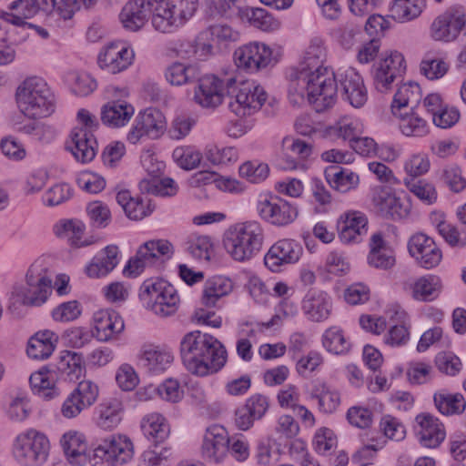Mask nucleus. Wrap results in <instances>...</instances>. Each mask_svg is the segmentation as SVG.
Instances as JSON below:
<instances>
[{
    "label": "nucleus",
    "mask_w": 466,
    "mask_h": 466,
    "mask_svg": "<svg viewBox=\"0 0 466 466\" xmlns=\"http://www.w3.org/2000/svg\"><path fill=\"white\" fill-rule=\"evenodd\" d=\"M436 228L440 235L451 247L463 248L466 246V230L459 231L456 227L442 219L441 215H436Z\"/></svg>",
    "instance_id": "nucleus-58"
},
{
    "label": "nucleus",
    "mask_w": 466,
    "mask_h": 466,
    "mask_svg": "<svg viewBox=\"0 0 466 466\" xmlns=\"http://www.w3.org/2000/svg\"><path fill=\"white\" fill-rule=\"evenodd\" d=\"M13 12L0 10V18L16 26H25V19L34 17L38 11L33 0H15L9 6Z\"/></svg>",
    "instance_id": "nucleus-40"
},
{
    "label": "nucleus",
    "mask_w": 466,
    "mask_h": 466,
    "mask_svg": "<svg viewBox=\"0 0 466 466\" xmlns=\"http://www.w3.org/2000/svg\"><path fill=\"white\" fill-rule=\"evenodd\" d=\"M166 128L164 115L156 108H147L136 117L135 124L127 134V140L137 144L143 137L157 138Z\"/></svg>",
    "instance_id": "nucleus-18"
},
{
    "label": "nucleus",
    "mask_w": 466,
    "mask_h": 466,
    "mask_svg": "<svg viewBox=\"0 0 466 466\" xmlns=\"http://www.w3.org/2000/svg\"><path fill=\"white\" fill-rule=\"evenodd\" d=\"M230 437L221 425L213 424L207 428L201 446V455L211 463H220L229 451Z\"/></svg>",
    "instance_id": "nucleus-16"
},
{
    "label": "nucleus",
    "mask_w": 466,
    "mask_h": 466,
    "mask_svg": "<svg viewBox=\"0 0 466 466\" xmlns=\"http://www.w3.org/2000/svg\"><path fill=\"white\" fill-rule=\"evenodd\" d=\"M57 339V335L51 330L35 333L28 341V357L34 360L47 359L53 353Z\"/></svg>",
    "instance_id": "nucleus-38"
},
{
    "label": "nucleus",
    "mask_w": 466,
    "mask_h": 466,
    "mask_svg": "<svg viewBox=\"0 0 466 466\" xmlns=\"http://www.w3.org/2000/svg\"><path fill=\"white\" fill-rule=\"evenodd\" d=\"M187 250L198 259L209 260L212 243L208 236L191 237L187 242Z\"/></svg>",
    "instance_id": "nucleus-62"
},
{
    "label": "nucleus",
    "mask_w": 466,
    "mask_h": 466,
    "mask_svg": "<svg viewBox=\"0 0 466 466\" xmlns=\"http://www.w3.org/2000/svg\"><path fill=\"white\" fill-rule=\"evenodd\" d=\"M313 397L318 399L319 408L324 413L334 412L340 404L339 392L325 383L315 387Z\"/></svg>",
    "instance_id": "nucleus-54"
},
{
    "label": "nucleus",
    "mask_w": 466,
    "mask_h": 466,
    "mask_svg": "<svg viewBox=\"0 0 466 466\" xmlns=\"http://www.w3.org/2000/svg\"><path fill=\"white\" fill-rule=\"evenodd\" d=\"M309 102L317 112L331 107L337 100L338 84L331 68L309 72Z\"/></svg>",
    "instance_id": "nucleus-9"
},
{
    "label": "nucleus",
    "mask_w": 466,
    "mask_h": 466,
    "mask_svg": "<svg viewBox=\"0 0 466 466\" xmlns=\"http://www.w3.org/2000/svg\"><path fill=\"white\" fill-rule=\"evenodd\" d=\"M239 15L254 27L266 32L277 30L280 25L279 20L264 8L247 6L239 10Z\"/></svg>",
    "instance_id": "nucleus-46"
},
{
    "label": "nucleus",
    "mask_w": 466,
    "mask_h": 466,
    "mask_svg": "<svg viewBox=\"0 0 466 466\" xmlns=\"http://www.w3.org/2000/svg\"><path fill=\"white\" fill-rule=\"evenodd\" d=\"M267 164L248 161L239 167V175L251 183H260L268 176Z\"/></svg>",
    "instance_id": "nucleus-63"
},
{
    "label": "nucleus",
    "mask_w": 466,
    "mask_h": 466,
    "mask_svg": "<svg viewBox=\"0 0 466 466\" xmlns=\"http://www.w3.org/2000/svg\"><path fill=\"white\" fill-rule=\"evenodd\" d=\"M170 351L157 346H145L138 357V365L150 374L165 371L173 361Z\"/></svg>",
    "instance_id": "nucleus-31"
},
{
    "label": "nucleus",
    "mask_w": 466,
    "mask_h": 466,
    "mask_svg": "<svg viewBox=\"0 0 466 466\" xmlns=\"http://www.w3.org/2000/svg\"><path fill=\"white\" fill-rule=\"evenodd\" d=\"M400 130L406 136L410 137H422L429 134L430 126L426 119L419 115L414 109L404 114L399 112Z\"/></svg>",
    "instance_id": "nucleus-43"
},
{
    "label": "nucleus",
    "mask_w": 466,
    "mask_h": 466,
    "mask_svg": "<svg viewBox=\"0 0 466 466\" xmlns=\"http://www.w3.org/2000/svg\"><path fill=\"white\" fill-rule=\"evenodd\" d=\"M123 406L117 399H110L99 405L97 424L104 430H113L121 421Z\"/></svg>",
    "instance_id": "nucleus-51"
},
{
    "label": "nucleus",
    "mask_w": 466,
    "mask_h": 466,
    "mask_svg": "<svg viewBox=\"0 0 466 466\" xmlns=\"http://www.w3.org/2000/svg\"><path fill=\"white\" fill-rule=\"evenodd\" d=\"M368 219L359 211L346 212L337 222L339 238L344 244L359 243L367 234Z\"/></svg>",
    "instance_id": "nucleus-27"
},
{
    "label": "nucleus",
    "mask_w": 466,
    "mask_h": 466,
    "mask_svg": "<svg viewBox=\"0 0 466 466\" xmlns=\"http://www.w3.org/2000/svg\"><path fill=\"white\" fill-rule=\"evenodd\" d=\"M205 34H208L212 42L218 46L227 47L231 43L239 40L240 33L227 24H216L210 25Z\"/></svg>",
    "instance_id": "nucleus-56"
},
{
    "label": "nucleus",
    "mask_w": 466,
    "mask_h": 466,
    "mask_svg": "<svg viewBox=\"0 0 466 466\" xmlns=\"http://www.w3.org/2000/svg\"><path fill=\"white\" fill-rule=\"evenodd\" d=\"M404 184L411 193L426 204H432L437 198V193L433 185L424 180L404 178Z\"/></svg>",
    "instance_id": "nucleus-60"
},
{
    "label": "nucleus",
    "mask_w": 466,
    "mask_h": 466,
    "mask_svg": "<svg viewBox=\"0 0 466 466\" xmlns=\"http://www.w3.org/2000/svg\"><path fill=\"white\" fill-rule=\"evenodd\" d=\"M339 77L345 99L356 108L364 106L368 91L361 76L354 68L349 67L340 72Z\"/></svg>",
    "instance_id": "nucleus-30"
},
{
    "label": "nucleus",
    "mask_w": 466,
    "mask_h": 466,
    "mask_svg": "<svg viewBox=\"0 0 466 466\" xmlns=\"http://www.w3.org/2000/svg\"><path fill=\"white\" fill-rule=\"evenodd\" d=\"M322 344L329 352L337 355L348 353L351 347L343 330L336 326L325 330L322 335Z\"/></svg>",
    "instance_id": "nucleus-52"
},
{
    "label": "nucleus",
    "mask_w": 466,
    "mask_h": 466,
    "mask_svg": "<svg viewBox=\"0 0 466 466\" xmlns=\"http://www.w3.org/2000/svg\"><path fill=\"white\" fill-rule=\"evenodd\" d=\"M226 92L229 99L228 108L239 117L253 115L268 97L264 87L257 82L247 80L238 86L234 77L226 79Z\"/></svg>",
    "instance_id": "nucleus-5"
},
{
    "label": "nucleus",
    "mask_w": 466,
    "mask_h": 466,
    "mask_svg": "<svg viewBox=\"0 0 466 466\" xmlns=\"http://www.w3.org/2000/svg\"><path fill=\"white\" fill-rule=\"evenodd\" d=\"M118 248L114 245L106 247L93 258L86 266V272L90 278H101L111 272L118 264Z\"/></svg>",
    "instance_id": "nucleus-35"
},
{
    "label": "nucleus",
    "mask_w": 466,
    "mask_h": 466,
    "mask_svg": "<svg viewBox=\"0 0 466 466\" xmlns=\"http://www.w3.org/2000/svg\"><path fill=\"white\" fill-rule=\"evenodd\" d=\"M172 253L173 246L168 240H149L138 248L134 258L129 259L124 268V274L137 277L147 266L154 264L160 256L170 257Z\"/></svg>",
    "instance_id": "nucleus-12"
},
{
    "label": "nucleus",
    "mask_w": 466,
    "mask_h": 466,
    "mask_svg": "<svg viewBox=\"0 0 466 466\" xmlns=\"http://www.w3.org/2000/svg\"><path fill=\"white\" fill-rule=\"evenodd\" d=\"M29 383L33 393L45 400H53L60 395V390L56 383V374L46 368L32 373Z\"/></svg>",
    "instance_id": "nucleus-34"
},
{
    "label": "nucleus",
    "mask_w": 466,
    "mask_h": 466,
    "mask_svg": "<svg viewBox=\"0 0 466 466\" xmlns=\"http://www.w3.org/2000/svg\"><path fill=\"white\" fill-rule=\"evenodd\" d=\"M198 69L192 65L174 62L165 70L166 80L172 86H183L198 79Z\"/></svg>",
    "instance_id": "nucleus-49"
},
{
    "label": "nucleus",
    "mask_w": 466,
    "mask_h": 466,
    "mask_svg": "<svg viewBox=\"0 0 466 466\" xmlns=\"http://www.w3.org/2000/svg\"><path fill=\"white\" fill-rule=\"evenodd\" d=\"M312 154V145L305 140L286 137L282 140L279 166L294 170L304 167V161Z\"/></svg>",
    "instance_id": "nucleus-25"
},
{
    "label": "nucleus",
    "mask_w": 466,
    "mask_h": 466,
    "mask_svg": "<svg viewBox=\"0 0 466 466\" xmlns=\"http://www.w3.org/2000/svg\"><path fill=\"white\" fill-rule=\"evenodd\" d=\"M331 299L324 291L312 290L302 300V310L312 321L320 322L327 319L331 313Z\"/></svg>",
    "instance_id": "nucleus-32"
},
{
    "label": "nucleus",
    "mask_w": 466,
    "mask_h": 466,
    "mask_svg": "<svg viewBox=\"0 0 466 466\" xmlns=\"http://www.w3.org/2000/svg\"><path fill=\"white\" fill-rule=\"evenodd\" d=\"M15 96L21 112L30 118L46 117L54 112V96L41 77L25 79L18 86Z\"/></svg>",
    "instance_id": "nucleus-2"
},
{
    "label": "nucleus",
    "mask_w": 466,
    "mask_h": 466,
    "mask_svg": "<svg viewBox=\"0 0 466 466\" xmlns=\"http://www.w3.org/2000/svg\"><path fill=\"white\" fill-rule=\"evenodd\" d=\"M358 123L350 116H342L333 125L327 127V134L333 138L349 140L350 144L357 136Z\"/></svg>",
    "instance_id": "nucleus-57"
},
{
    "label": "nucleus",
    "mask_w": 466,
    "mask_h": 466,
    "mask_svg": "<svg viewBox=\"0 0 466 466\" xmlns=\"http://www.w3.org/2000/svg\"><path fill=\"white\" fill-rule=\"evenodd\" d=\"M421 96L420 87L417 83L410 82L400 86L391 104L393 115L397 116L404 107L410 106V110L414 109L420 103Z\"/></svg>",
    "instance_id": "nucleus-44"
},
{
    "label": "nucleus",
    "mask_w": 466,
    "mask_h": 466,
    "mask_svg": "<svg viewBox=\"0 0 466 466\" xmlns=\"http://www.w3.org/2000/svg\"><path fill=\"white\" fill-rule=\"evenodd\" d=\"M408 248L420 266L427 269L438 266L442 258L441 250L433 238L423 233L413 235L408 242Z\"/></svg>",
    "instance_id": "nucleus-20"
},
{
    "label": "nucleus",
    "mask_w": 466,
    "mask_h": 466,
    "mask_svg": "<svg viewBox=\"0 0 466 466\" xmlns=\"http://www.w3.org/2000/svg\"><path fill=\"white\" fill-rule=\"evenodd\" d=\"M87 215L96 228H106L111 221V213L106 205L100 201L89 203L86 207Z\"/></svg>",
    "instance_id": "nucleus-64"
},
{
    "label": "nucleus",
    "mask_w": 466,
    "mask_h": 466,
    "mask_svg": "<svg viewBox=\"0 0 466 466\" xmlns=\"http://www.w3.org/2000/svg\"><path fill=\"white\" fill-rule=\"evenodd\" d=\"M372 203L376 211L386 219L401 220L410 213L411 204L408 198H401L387 187L375 189Z\"/></svg>",
    "instance_id": "nucleus-14"
},
{
    "label": "nucleus",
    "mask_w": 466,
    "mask_h": 466,
    "mask_svg": "<svg viewBox=\"0 0 466 466\" xmlns=\"http://www.w3.org/2000/svg\"><path fill=\"white\" fill-rule=\"evenodd\" d=\"M76 161L88 163L92 161L97 151V142L90 130L83 127H74L66 143Z\"/></svg>",
    "instance_id": "nucleus-22"
},
{
    "label": "nucleus",
    "mask_w": 466,
    "mask_h": 466,
    "mask_svg": "<svg viewBox=\"0 0 466 466\" xmlns=\"http://www.w3.org/2000/svg\"><path fill=\"white\" fill-rule=\"evenodd\" d=\"M82 356L75 351H62L56 367L58 371L70 380L78 379L82 374Z\"/></svg>",
    "instance_id": "nucleus-55"
},
{
    "label": "nucleus",
    "mask_w": 466,
    "mask_h": 466,
    "mask_svg": "<svg viewBox=\"0 0 466 466\" xmlns=\"http://www.w3.org/2000/svg\"><path fill=\"white\" fill-rule=\"evenodd\" d=\"M411 297L419 301L433 300L441 289V280L438 276L427 275L406 284Z\"/></svg>",
    "instance_id": "nucleus-37"
},
{
    "label": "nucleus",
    "mask_w": 466,
    "mask_h": 466,
    "mask_svg": "<svg viewBox=\"0 0 466 466\" xmlns=\"http://www.w3.org/2000/svg\"><path fill=\"white\" fill-rule=\"evenodd\" d=\"M434 403L438 410L444 415L461 414L466 408V400L461 393H436Z\"/></svg>",
    "instance_id": "nucleus-53"
},
{
    "label": "nucleus",
    "mask_w": 466,
    "mask_h": 466,
    "mask_svg": "<svg viewBox=\"0 0 466 466\" xmlns=\"http://www.w3.org/2000/svg\"><path fill=\"white\" fill-rule=\"evenodd\" d=\"M85 224L78 219H63L54 226V233L60 238H66L73 247H83L87 243L83 240Z\"/></svg>",
    "instance_id": "nucleus-42"
},
{
    "label": "nucleus",
    "mask_w": 466,
    "mask_h": 466,
    "mask_svg": "<svg viewBox=\"0 0 466 466\" xmlns=\"http://www.w3.org/2000/svg\"><path fill=\"white\" fill-rule=\"evenodd\" d=\"M327 53L323 41L319 38H314L307 47L299 68L305 71H314L320 68H329L324 66Z\"/></svg>",
    "instance_id": "nucleus-48"
},
{
    "label": "nucleus",
    "mask_w": 466,
    "mask_h": 466,
    "mask_svg": "<svg viewBox=\"0 0 466 466\" xmlns=\"http://www.w3.org/2000/svg\"><path fill=\"white\" fill-rule=\"evenodd\" d=\"M466 31V15L460 7H451L435 18L431 26V36L438 41L454 40Z\"/></svg>",
    "instance_id": "nucleus-17"
},
{
    "label": "nucleus",
    "mask_w": 466,
    "mask_h": 466,
    "mask_svg": "<svg viewBox=\"0 0 466 466\" xmlns=\"http://www.w3.org/2000/svg\"><path fill=\"white\" fill-rule=\"evenodd\" d=\"M174 161L183 169L196 168L202 158L201 153L193 147H177L172 153Z\"/></svg>",
    "instance_id": "nucleus-59"
},
{
    "label": "nucleus",
    "mask_w": 466,
    "mask_h": 466,
    "mask_svg": "<svg viewBox=\"0 0 466 466\" xmlns=\"http://www.w3.org/2000/svg\"><path fill=\"white\" fill-rule=\"evenodd\" d=\"M309 72L305 69L297 68L289 74L288 95L290 103L300 105L307 97L309 100Z\"/></svg>",
    "instance_id": "nucleus-47"
},
{
    "label": "nucleus",
    "mask_w": 466,
    "mask_h": 466,
    "mask_svg": "<svg viewBox=\"0 0 466 466\" xmlns=\"http://www.w3.org/2000/svg\"><path fill=\"white\" fill-rule=\"evenodd\" d=\"M426 7V0H395L390 7L391 17L405 23L417 18Z\"/></svg>",
    "instance_id": "nucleus-50"
},
{
    "label": "nucleus",
    "mask_w": 466,
    "mask_h": 466,
    "mask_svg": "<svg viewBox=\"0 0 466 466\" xmlns=\"http://www.w3.org/2000/svg\"><path fill=\"white\" fill-rule=\"evenodd\" d=\"M141 430L145 437L156 444L164 441L170 432L167 420L159 413L146 415L141 420Z\"/></svg>",
    "instance_id": "nucleus-41"
},
{
    "label": "nucleus",
    "mask_w": 466,
    "mask_h": 466,
    "mask_svg": "<svg viewBox=\"0 0 466 466\" xmlns=\"http://www.w3.org/2000/svg\"><path fill=\"white\" fill-rule=\"evenodd\" d=\"M93 322L94 337L102 342L116 339L125 329L122 317L111 309H100L95 312Z\"/></svg>",
    "instance_id": "nucleus-24"
},
{
    "label": "nucleus",
    "mask_w": 466,
    "mask_h": 466,
    "mask_svg": "<svg viewBox=\"0 0 466 466\" xmlns=\"http://www.w3.org/2000/svg\"><path fill=\"white\" fill-rule=\"evenodd\" d=\"M198 87L195 90L194 99L203 107H216L222 103L226 79L221 80L216 76L208 75L198 76Z\"/></svg>",
    "instance_id": "nucleus-28"
},
{
    "label": "nucleus",
    "mask_w": 466,
    "mask_h": 466,
    "mask_svg": "<svg viewBox=\"0 0 466 466\" xmlns=\"http://www.w3.org/2000/svg\"><path fill=\"white\" fill-rule=\"evenodd\" d=\"M263 240L264 231L260 223L247 221L231 228L223 243L227 252L235 260L246 261L260 251Z\"/></svg>",
    "instance_id": "nucleus-3"
},
{
    "label": "nucleus",
    "mask_w": 466,
    "mask_h": 466,
    "mask_svg": "<svg viewBox=\"0 0 466 466\" xmlns=\"http://www.w3.org/2000/svg\"><path fill=\"white\" fill-rule=\"evenodd\" d=\"M302 247L293 239L277 241L264 257L266 267L272 272H279L281 267L297 262L301 254Z\"/></svg>",
    "instance_id": "nucleus-21"
},
{
    "label": "nucleus",
    "mask_w": 466,
    "mask_h": 466,
    "mask_svg": "<svg viewBox=\"0 0 466 466\" xmlns=\"http://www.w3.org/2000/svg\"><path fill=\"white\" fill-rule=\"evenodd\" d=\"M282 54L281 46L254 41L238 46L233 53V60L238 70L255 74L274 66Z\"/></svg>",
    "instance_id": "nucleus-6"
},
{
    "label": "nucleus",
    "mask_w": 466,
    "mask_h": 466,
    "mask_svg": "<svg viewBox=\"0 0 466 466\" xmlns=\"http://www.w3.org/2000/svg\"><path fill=\"white\" fill-rule=\"evenodd\" d=\"M135 113L134 106L125 100H113L105 104L101 108V121L109 127L126 126Z\"/></svg>",
    "instance_id": "nucleus-33"
},
{
    "label": "nucleus",
    "mask_w": 466,
    "mask_h": 466,
    "mask_svg": "<svg viewBox=\"0 0 466 466\" xmlns=\"http://www.w3.org/2000/svg\"><path fill=\"white\" fill-rule=\"evenodd\" d=\"M206 158L214 165L227 164L236 161L238 153L232 147H219L217 145H208L205 149Z\"/></svg>",
    "instance_id": "nucleus-61"
},
{
    "label": "nucleus",
    "mask_w": 466,
    "mask_h": 466,
    "mask_svg": "<svg viewBox=\"0 0 466 466\" xmlns=\"http://www.w3.org/2000/svg\"><path fill=\"white\" fill-rule=\"evenodd\" d=\"M134 454L133 443L126 436H110L94 449L92 466H116L127 462Z\"/></svg>",
    "instance_id": "nucleus-10"
},
{
    "label": "nucleus",
    "mask_w": 466,
    "mask_h": 466,
    "mask_svg": "<svg viewBox=\"0 0 466 466\" xmlns=\"http://www.w3.org/2000/svg\"><path fill=\"white\" fill-rule=\"evenodd\" d=\"M148 177L139 182V189L142 193L152 194L159 197H172L177 192V185L170 177L160 178L154 175L155 170L147 167Z\"/></svg>",
    "instance_id": "nucleus-39"
},
{
    "label": "nucleus",
    "mask_w": 466,
    "mask_h": 466,
    "mask_svg": "<svg viewBox=\"0 0 466 466\" xmlns=\"http://www.w3.org/2000/svg\"><path fill=\"white\" fill-rule=\"evenodd\" d=\"M154 4V0H129L119 14L123 27L131 32L141 29L153 15Z\"/></svg>",
    "instance_id": "nucleus-26"
},
{
    "label": "nucleus",
    "mask_w": 466,
    "mask_h": 466,
    "mask_svg": "<svg viewBox=\"0 0 466 466\" xmlns=\"http://www.w3.org/2000/svg\"><path fill=\"white\" fill-rule=\"evenodd\" d=\"M257 211L262 219L278 227L289 225L298 217L297 207L277 196L260 199Z\"/></svg>",
    "instance_id": "nucleus-13"
},
{
    "label": "nucleus",
    "mask_w": 466,
    "mask_h": 466,
    "mask_svg": "<svg viewBox=\"0 0 466 466\" xmlns=\"http://www.w3.org/2000/svg\"><path fill=\"white\" fill-rule=\"evenodd\" d=\"M151 24L156 31L172 34L193 17L198 0H154Z\"/></svg>",
    "instance_id": "nucleus-4"
},
{
    "label": "nucleus",
    "mask_w": 466,
    "mask_h": 466,
    "mask_svg": "<svg viewBox=\"0 0 466 466\" xmlns=\"http://www.w3.org/2000/svg\"><path fill=\"white\" fill-rule=\"evenodd\" d=\"M180 355L186 369L200 377L218 372L227 362V350L223 344L214 336L199 330L183 337Z\"/></svg>",
    "instance_id": "nucleus-1"
},
{
    "label": "nucleus",
    "mask_w": 466,
    "mask_h": 466,
    "mask_svg": "<svg viewBox=\"0 0 466 466\" xmlns=\"http://www.w3.org/2000/svg\"><path fill=\"white\" fill-rule=\"evenodd\" d=\"M405 59L402 54L392 51L373 66V81L377 90L383 92L398 76L405 71Z\"/></svg>",
    "instance_id": "nucleus-19"
},
{
    "label": "nucleus",
    "mask_w": 466,
    "mask_h": 466,
    "mask_svg": "<svg viewBox=\"0 0 466 466\" xmlns=\"http://www.w3.org/2000/svg\"><path fill=\"white\" fill-rule=\"evenodd\" d=\"M141 298L156 315L167 317L177 312L179 296L173 285L163 279H147L141 286Z\"/></svg>",
    "instance_id": "nucleus-7"
},
{
    "label": "nucleus",
    "mask_w": 466,
    "mask_h": 466,
    "mask_svg": "<svg viewBox=\"0 0 466 466\" xmlns=\"http://www.w3.org/2000/svg\"><path fill=\"white\" fill-rule=\"evenodd\" d=\"M415 421L419 428L416 434L421 446L434 449L444 441L446 432L439 419L430 413H420L416 416Z\"/></svg>",
    "instance_id": "nucleus-29"
},
{
    "label": "nucleus",
    "mask_w": 466,
    "mask_h": 466,
    "mask_svg": "<svg viewBox=\"0 0 466 466\" xmlns=\"http://www.w3.org/2000/svg\"><path fill=\"white\" fill-rule=\"evenodd\" d=\"M49 450L47 437L35 430H29L15 438L13 456L21 465L39 466L47 460Z\"/></svg>",
    "instance_id": "nucleus-8"
},
{
    "label": "nucleus",
    "mask_w": 466,
    "mask_h": 466,
    "mask_svg": "<svg viewBox=\"0 0 466 466\" xmlns=\"http://www.w3.org/2000/svg\"><path fill=\"white\" fill-rule=\"evenodd\" d=\"M134 52L129 47L112 43L102 50L97 57L98 66L111 74L126 70L133 62Z\"/></svg>",
    "instance_id": "nucleus-23"
},
{
    "label": "nucleus",
    "mask_w": 466,
    "mask_h": 466,
    "mask_svg": "<svg viewBox=\"0 0 466 466\" xmlns=\"http://www.w3.org/2000/svg\"><path fill=\"white\" fill-rule=\"evenodd\" d=\"M26 284L22 303L34 307L44 304L52 290V279L47 269L36 263L33 264L26 273Z\"/></svg>",
    "instance_id": "nucleus-11"
},
{
    "label": "nucleus",
    "mask_w": 466,
    "mask_h": 466,
    "mask_svg": "<svg viewBox=\"0 0 466 466\" xmlns=\"http://www.w3.org/2000/svg\"><path fill=\"white\" fill-rule=\"evenodd\" d=\"M324 176L329 187L340 193L355 189L360 183L357 173L338 166L328 167L324 171Z\"/></svg>",
    "instance_id": "nucleus-36"
},
{
    "label": "nucleus",
    "mask_w": 466,
    "mask_h": 466,
    "mask_svg": "<svg viewBox=\"0 0 466 466\" xmlns=\"http://www.w3.org/2000/svg\"><path fill=\"white\" fill-rule=\"evenodd\" d=\"M98 387L90 380H82L66 398L61 406V414L66 419L77 417L97 400Z\"/></svg>",
    "instance_id": "nucleus-15"
},
{
    "label": "nucleus",
    "mask_w": 466,
    "mask_h": 466,
    "mask_svg": "<svg viewBox=\"0 0 466 466\" xmlns=\"http://www.w3.org/2000/svg\"><path fill=\"white\" fill-rule=\"evenodd\" d=\"M232 289L230 279L222 276L212 277L205 282L202 302L208 307H213L220 298L229 294Z\"/></svg>",
    "instance_id": "nucleus-45"
}]
</instances>
